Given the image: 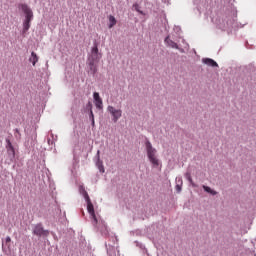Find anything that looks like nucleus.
<instances>
[{
  "label": "nucleus",
  "instance_id": "f257e3e1",
  "mask_svg": "<svg viewBox=\"0 0 256 256\" xmlns=\"http://www.w3.org/2000/svg\"><path fill=\"white\" fill-rule=\"evenodd\" d=\"M100 59L101 54H99V44L94 43V46L91 49V55L88 58V66L90 68L92 75H95V73H97L96 63H99Z\"/></svg>",
  "mask_w": 256,
  "mask_h": 256
},
{
  "label": "nucleus",
  "instance_id": "f03ea898",
  "mask_svg": "<svg viewBox=\"0 0 256 256\" xmlns=\"http://www.w3.org/2000/svg\"><path fill=\"white\" fill-rule=\"evenodd\" d=\"M18 8L25 14V19L23 21L22 33L25 35L29 29H31V21H33V10L27 4H19Z\"/></svg>",
  "mask_w": 256,
  "mask_h": 256
},
{
  "label": "nucleus",
  "instance_id": "7ed1b4c3",
  "mask_svg": "<svg viewBox=\"0 0 256 256\" xmlns=\"http://www.w3.org/2000/svg\"><path fill=\"white\" fill-rule=\"evenodd\" d=\"M145 147L148 161L151 163L152 167L157 169L161 165V160L157 157V149L153 148V144H151L149 140H146Z\"/></svg>",
  "mask_w": 256,
  "mask_h": 256
},
{
  "label": "nucleus",
  "instance_id": "20e7f679",
  "mask_svg": "<svg viewBox=\"0 0 256 256\" xmlns=\"http://www.w3.org/2000/svg\"><path fill=\"white\" fill-rule=\"evenodd\" d=\"M82 195L87 203V211L91 216L92 223L93 225H97L98 221H97V216L95 215V207L91 202V198L89 197V194L84 190V188L82 189Z\"/></svg>",
  "mask_w": 256,
  "mask_h": 256
},
{
  "label": "nucleus",
  "instance_id": "39448f33",
  "mask_svg": "<svg viewBox=\"0 0 256 256\" xmlns=\"http://www.w3.org/2000/svg\"><path fill=\"white\" fill-rule=\"evenodd\" d=\"M107 112L110 113L113 123H117V121H119L120 117H123V111L121 109H117L111 105H109L107 107Z\"/></svg>",
  "mask_w": 256,
  "mask_h": 256
},
{
  "label": "nucleus",
  "instance_id": "423d86ee",
  "mask_svg": "<svg viewBox=\"0 0 256 256\" xmlns=\"http://www.w3.org/2000/svg\"><path fill=\"white\" fill-rule=\"evenodd\" d=\"M95 105L98 109H103V99L99 96V92H94L93 94Z\"/></svg>",
  "mask_w": 256,
  "mask_h": 256
},
{
  "label": "nucleus",
  "instance_id": "0eeeda50",
  "mask_svg": "<svg viewBox=\"0 0 256 256\" xmlns=\"http://www.w3.org/2000/svg\"><path fill=\"white\" fill-rule=\"evenodd\" d=\"M33 234L37 235V237H41L42 235H47V231H45L41 225H36L34 227Z\"/></svg>",
  "mask_w": 256,
  "mask_h": 256
},
{
  "label": "nucleus",
  "instance_id": "6e6552de",
  "mask_svg": "<svg viewBox=\"0 0 256 256\" xmlns=\"http://www.w3.org/2000/svg\"><path fill=\"white\" fill-rule=\"evenodd\" d=\"M6 149L8 151V155H12V157H15V148L13 147V144L11 143V140L6 139Z\"/></svg>",
  "mask_w": 256,
  "mask_h": 256
},
{
  "label": "nucleus",
  "instance_id": "1a4fd4ad",
  "mask_svg": "<svg viewBox=\"0 0 256 256\" xmlns=\"http://www.w3.org/2000/svg\"><path fill=\"white\" fill-rule=\"evenodd\" d=\"M203 63L205 65H208V67H219V64H217V62H215V60H213L211 58L203 59Z\"/></svg>",
  "mask_w": 256,
  "mask_h": 256
},
{
  "label": "nucleus",
  "instance_id": "9d476101",
  "mask_svg": "<svg viewBox=\"0 0 256 256\" xmlns=\"http://www.w3.org/2000/svg\"><path fill=\"white\" fill-rule=\"evenodd\" d=\"M29 61L30 63H32L33 67H35V65H37V63L39 62V56H37V53L31 52Z\"/></svg>",
  "mask_w": 256,
  "mask_h": 256
},
{
  "label": "nucleus",
  "instance_id": "9b49d317",
  "mask_svg": "<svg viewBox=\"0 0 256 256\" xmlns=\"http://www.w3.org/2000/svg\"><path fill=\"white\" fill-rule=\"evenodd\" d=\"M165 43L168 45V47H171L172 49H179V45H177L175 41L169 39V36L165 38Z\"/></svg>",
  "mask_w": 256,
  "mask_h": 256
},
{
  "label": "nucleus",
  "instance_id": "f8f14e48",
  "mask_svg": "<svg viewBox=\"0 0 256 256\" xmlns=\"http://www.w3.org/2000/svg\"><path fill=\"white\" fill-rule=\"evenodd\" d=\"M108 19H109L108 27H109V29H113V27H115L117 25V19H115V16H113V15H110L108 17Z\"/></svg>",
  "mask_w": 256,
  "mask_h": 256
},
{
  "label": "nucleus",
  "instance_id": "ddd939ff",
  "mask_svg": "<svg viewBox=\"0 0 256 256\" xmlns=\"http://www.w3.org/2000/svg\"><path fill=\"white\" fill-rule=\"evenodd\" d=\"M202 187L204 191H206V193H210V195H217V191L211 189V187L205 185H203Z\"/></svg>",
  "mask_w": 256,
  "mask_h": 256
},
{
  "label": "nucleus",
  "instance_id": "4468645a",
  "mask_svg": "<svg viewBox=\"0 0 256 256\" xmlns=\"http://www.w3.org/2000/svg\"><path fill=\"white\" fill-rule=\"evenodd\" d=\"M90 119L92 121V125H95V115L93 114V110L90 111Z\"/></svg>",
  "mask_w": 256,
  "mask_h": 256
},
{
  "label": "nucleus",
  "instance_id": "2eb2a0df",
  "mask_svg": "<svg viewBox=\"0 0 256 256\" xmlns=\"http://www.w3.org/2000/svg\"><path fill=\"white\" fill-rule=\"evenodd\" d=\"M86 109H88V111H93V104L91 102H88V104L86 105Z\"/></svg>",
  "mask_w": 256,
  "mask_h": 256
},
{
  "label": "nucleus",
  "instance_id": "dca6fc26",
  "mask_svg": "<svg viewBox=\"0 0 256 256\" xmlns=\"http://www.w3.org/2000/svg\"><path fill=\"white\" fill-rule=\"evenodd\" d=\"M6 245L7 247H11V237H6Z\"/></svg>",
  "mask_w": 256,
  "mask_h": 256
},
{
  "label": "nucleus",
  "instance_id": "f3484780",
  "mask_svg": "<svg viewBox=\"0 0 256 256\" xmlns=\"http://www.w3.org/2000/svg\"><path fill=\"white\" fill-rule=\"evenodd\" d=\"M176 191L177 193H181V185H176Z\"/></svg>",
  "mask_w": 256,
  "mask_h": 256
},
{
  "label": "nucleus",
  "instance_id": "a211bd4d",
  "mask_svg": "<svg viewBox=\"0 0 256 256\" xmlns=\"http://www.w3.org/2000/svg\"><path fill=\"white\" fill-rule=\"evenodd\" d=\"M100 171H101L102 173L105 172V170L103 169V166L100 167Z\"/></svg>",
  "mask_w": 256,
  "mask_h": 256
},
{
  "label": "nucleus",
  "instance_id": "6ab92c4d",
  "mask_svg": "<svg viewBox=\"0 0 256 256\" xmlns=\"http://www.w3.org/2000/svg\"><path fill=\"white\" fill-rule=\"evenodd\" d=\"M99 153H100V151L98 150V151H97V157H99Z\"/></svg>",
  "mask_w": 256,
  "mask_h": 256
},
{
  "label": "nucleus",
  "instance_id": "aec40b11",
  "mask_svg": "<svg viewBox=\"0 0 256 256\" xmlns=\"http://www.w3.org/2000/svg\"><path fill=\"white\" fill-rule=\"evenodd\" d=\"M189 181H192L191 178H189Z\"/></svg>",
  "mask_w": 256,
  "mask_h": 256
}]
</instances>
